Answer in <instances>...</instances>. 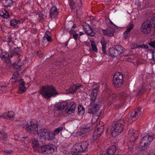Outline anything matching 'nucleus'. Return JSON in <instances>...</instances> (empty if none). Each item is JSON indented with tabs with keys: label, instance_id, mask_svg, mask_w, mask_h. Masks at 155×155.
I'll return each mask as SVG.
<instances>
[{
	"label": "nucleus",
	"instance_id": "774afa93",
	"mask_svg": "<svg viewBox=\"0 0 155 155\" xmlns=\"http://www.w3.org/2000/svg\"><path fill=\"white\" fill-rule=\"evenodd\" d=\"M27 137H28L26 136V137H23V138H27Z\"/></svg>",
	"mask_w": 155,
	"mask_h": 155
},
{
	"label": "nucleus",
	"instance_id": "6e6d98bb",
	"mask_svg": "<svg viewBox=\"0 0 155 155\" xmlns=\"http://www.w3.org/2000/svg\"><path fill=\"white\" fill-rule=\"evenodd\" d=\"M78 34H75L73 35V38L75 40H76L78 39Z\"/></svg>",
	"mask_w": 155,
	"mask_h": 155
},
{
	"label": "nucleus",
	"instance_id": "bf43d9fd",
	"mask_svg": "<svg viewBox=\"0 0 155 155\" xmlns=\"http://www.w3.org/2000/svg\"><path fill=\"white\" fill-rule=\"evenodd\" d=\"M75 32V31L74 30L71 29L69 31V33L70 34H72Z\"/></svg>",
	"mask_w": 155,
	"mask_h": 155
},
{
	"label": "nucleus",
	"instance_id": "c85d7f7f",
	"mask_svg": "<svg viewBox=\"0 0 155 155\" xmlns=\"http://www.w3.org/2000/svg\"><path fill=\"white\" fill-rule=\"evenodd\" d=\"M20 49L19 48H14L12 50L10 53L11 58L15 54H19L20 53Z\"/></svg>",
	"mask_w": 155,
	"mask_h": 155
},
{
	"label": "nucleus",
	"instance_id": "a211bd4d",
	"mask_svg": "<svg viewBox=\"0 0 155 155\" xmlns=\"http://www.w3.org/2000/svg\"><path fill=\"white\" fill-rule=\"evenodd\" d=\"M18 83L19 86L18 92L19 94H21L26 91V88L25 87V82L23 79H21L18 81Z\"/></svg>",
	"mask_w": 155,
	"mask_h": 155
},
{
	"label": "nucleus",
	"instance_id": "7c9ffc66",
	"mask_svg": "<svg viewBox=\"0 0 155 155\" xmlns=\"http://www.w3.org/2000/svg\"><path fill=\"white\" fill-rule=\"evenodd\" d=\"M0 15L5 18H7L9 16L8 13L5 9L0 12Z\"/></svg>",
	"mask_w": 155,
	"mask_h": 155
},
{
	"label": "nucleus",
	"instance_id": "4468645a",
	"mask_svg": "<svg viewBox=\"0 0 155 155\" xmlns=\"http://www.w3.org/2000/svg\"><path fill=\"white\" fill-rule=\"evenodd\" d=\"M141 108L138 107L133 110L129 114V118L132 121H134L139 118L141 114Z\"/></svg>",
	"mask_w": 155,
	"mask_h": 155
},
{
	"label": "nucleus",
	"instance_id": "423d86ee",
	"mask_svg": "<svg viewBox=\"0 0 155 155\" xmlns=\"http://www.w3.org/2000/svg\"><path fill=\"white\" fill-rule=\"evenodd\" d=\"M123 75L120 73H116L114 75L113 83L114 86L116 87H121L123 85Z\"/></svg>",
	"mask_w": 155,
	"mask_h": 155
},
{
	"label": "nucleus",
	"instance_id": "393cba45",
	"mask_svg": "<svg viewBox=\"0 0 155 155\" xmlns=\"http://www.w3.org/2000/svg\"><path fill=\"white\" fill-rule=\"evenodd\" d=\"M23 61L20 59H18L15 63L12 65L15 69H17L20 68L23 65Z\"/></svg>",
	"mask_w": 155,
	"mask_h": 155
},
{
	"label": "nucleus",
	"instance_id": "a19ab883",
	"mask_svg": "<svg viewBox=\"0 0 155 155\" xmlns=\"http://www.w3.org/2000/svg\"><path fill=\"white\" fill-rule=\"evenodd\" d=\"M19 75V74L18 72H15L13 74L12 77L10 80V81L12 82V80L13 79H16L18 78V75Z\"/></svg>",
	"mask_w": 155,
	"mask_h": 155
},
{
	"label": "nucleus",
	"instance_id": "603ef678",
	"mask_svg": "<svg viewBox=\"0 0 155 155\" xmlns=\"http://www.w3.org/2000/svg\"><path fill=\"white\" fill-rule=\"evenodd\" d=\"M106 47H102V50L103 51L102 53L104 54H107V52L106 51Z\"/></svg>",
	"mask_w": 155,
	"mask_h": 155
},
{
	"label": "nucleus",
	"instance_id": "a878e982",
	"mask_svg": "<svg viewBox=\"0 0 155 155\" xmlns=\"http://www.w3.org/2000/svg\"><path fill=\"white\" fill-rule=\"evenodd\" d=\"M21 24V21L19 20L13 19L10 21V25L12 27L16 28L18 27V25Z\"/></svg>",
	"mask_w": 155,
	"mask_h": 155
},
{
	"label": "nucleus",
	"instance_id": "1a4fd4ad",
	"mask_svg": "<svg viewBox=\"0 0 155 155\" xmlns=\"http://www.w3.org/2000/svg\"><path fill=\"white\" fill-rule=\"evenodd\" d=\"M101 102V101L98 102H90L88 106V113L90 114H96L99 110Z\"/></svg>",
	"mask_w": 155,
	"mask_h": 155
},
{
	"label": "nucleus",
	"instance_id": "c9c22d12",
	"mask_svg": "<svg viewBox=\"0 0 155 155\" xmlns=\"http://www.w3.org/2000/svg\"><path fill=\"white\" fill-rule=\"evenodd\" d=\"M2 137L4 140H6L7 139V136L6 132L2 131L0 132V136Z\"/></svg>",
	"mask_w": 155,
	"mask_h": 155
},
{
	"label": "nucleus",
	"instance_id": "4c0bfd02",
	"mask_svg": "<svg viewBox=\"0 0 155 155\" xmlns=\"http://www.w3.org/2000/svg\"><path fill=\"white\" fill-rule=\"evenodd\" d=\"M101 135L100 134H99L96 131H94L93 136L92 138L94 140H96L101 136Z\"/></svg>",
	"mask_w": 155,
	"mask_h": 155
},
{
	"label": "nucleus",
	"instance_id": "58836bf2",
	"mask_svg": "<svg viewBox=\"0 0 155 155\" xmlns=\"http://www.w3.org/2000/svg\"><path fill=\"white\" fill-rule=\"evenodd\" d=\"M149 21L152 25V27L155 28V17H153L151 18Z\"/></svg>",
	"mask_w": 155,
	"mask_h": 155
},
{
	"label": "nucleus",
	"instance_id": "0eeeda50",
	"mask_svg": "<svg viewBox=\"0 0 155 155\" xmlns=\"http://www.w3.org/2000/svg\"><path fill=\"white\" fill-rule=\"evenodd\" d=\"M57 149L53 145H45L39 148L40 152L42 154H48L56 151Z\"/></svg>",
	"mask_w": 155,
	"mask_h": 155
},
{
	"label": "nucleus",
	"instance_id": "ddd939ff",
	"mask_svg": "<svg viewBox=\"0 0 155 155\" xmlns=\"http://www.w3.org/2000/svg\"><path fill=\"white\" fill-rule=\"evenodd\" d=\"M152 28L149 21H145L141 24L140 30L143 33L147 34L151 32Z\"/></svg>",
	"mask_w": 155,
	"mask_h": 155
},
{
	"label": "nucleus",
	"instance_id": "4d7b16f0",
	"mask_svg": "<svg viewBox=\"0 0 155 155\" xmlns=\"http://www.w3.org/2000/svg\"><path fill=\"white\" fill-rule=\"evenodd\" d=\"M5 152L7 154H9L12 152V150H5Z\"/></svg>",
	"mask_w": 155,
	"mask_h": 155
},
{
	"label": "nucleus",
	"instance_id": "49530a36",
	"mask_svg": "<svg viewBox=\"0 0 155 155\" xmlns=\"http://www.w3.org/2000/svg\"><path fill=\"white\" fill-rule=\"evenodd\" d=\"M8 113L6 112L4 113L3 115L0 116V117L3 118H7L8 117Z\"/></svg>",
	"mask_w": 155,
	"mask_h": 155
},
{
	"label": "nucleus",
	"instance_id": "f704fd0d",
	"mask_svg": "<svg viewBox=\"0 0 155 155\" xmlns=\"http://www.w3.org/2000/svg\"><path fill=\"white\" fill-rule=\"evenodd\" d=\"M8 118L10 119L11 120H13L15 118V115L13 112L12 111H8Z\"/></svg>",
	"mask_w": 155,
	"mask_h": 155
},
{
	"label": "nucleus",
	"instance_id": "b1692460",
	"mask_svg": "<svg viewBox=\"0 0 155 155\" xmlns=\"http://www.w3.org/2000/svg\"><path fill=\"white\" fill-rule=\"evenodd\" d=\"M82 85L80 84L74 85L71 86L69 89V92L70 94H74L76 92L77 90L81 87Z\"/></svg>",
	"mask_w": 155,
	"mask_h": 155
},
{
	"label": "nucleus",
	"instance_id": "052dcab7",
	"mask_svg": "<svg viewBox=\"0 0 155 155\" xmlns=\"http://www.w3.org/2000/svg\"><path fill=\"white\" fill-rule=\"evenodd\" d=\"M39 17L40 18L39 20H42L43 19V16L41 15H39Z\"/></svg>",
	"mask_w": 155,
	"mask_h": 155
},
{
	"label": "nucleus",
	"instance_id": "e2e57ef3",
	"mask_svg": "<svg viewBox=\"0 0 155 155\" xmlns=\"http://www.w3.org/2000/svg\"><path fill=\"white\" fill-rule=\"evenodd\" d=\"M11 38H8L7 39V41H8V42H10L11 41H11Z\"/></svg>",
	"mask_w": 155,
	"mask_h": 155
},
{
	"label": "nucleus",
	"instance_id": "72a5a7b5",
	"mask_svg": "<svg viewBox=\"0 0 155 155\" xmlns=\"http://www.w3.org/2000/svg\"><path fill=\"white\" fill-rule=\"evenodd\" d=\"M104 129V126L102 124H101L100 127H98L97 129L95 130V131H96V132L98 133L99 134L101 135Z\"/></svg>",
	"mask_w": 155,
	"mask_h": 155
},
{
	"label": "nucleus",
	"instance_id": "f257e3e1",
	"mask_svg": "<svg viewBox=\"0 0 155 155\" xmlns=\"http://www.w3.org/2000/svg\"><path fill=\"white\" fill-rule=\"evenodd\" d=\"M124 121L122 119L113 121L110 130L113 137H115L121 134L124 129Z\"/></svg>",
	"mask_w": 155,
	"mask_h": 155
},
{
	"label": "nucleus",
	"instance_id": "c03bdc74",
	"mask_svg": "<svg viewBox=\"0 0 155 155\" xmlns=\"http://www.w3.org/2000/svg\"><path fill=\"white\" fill-rule=\"evenodd\" d=\"M145 5L146 7H149L150 6V4L151 3V2L150 0H146L145 2Z\"/></svg>",
	"mask_w": 155,
	"mask_h": 155
},
{
	"label": "nucleus",
	"instance_id": "79ce46f5",
	"mask_svg": "<svg viewBox=\"0 0 155 155\" xmlns=\"http://www.w3.org/2000/svg\"><path fill=\"white\" fill-rule=\"evenodd\" d=\"M63 130V127H60L55 130L54 132L55 134H58L60 131H62Z\"/></svg>",
	"mask_w": 155,
	"mask_h": 155
},
{
	"label": "nucleus",
	"instance_id": "09e8293b",
	"mask_svg": "<svg viewBox=\"0 0 155 155\" xmlns=\"http://www.w3.org/2000/svg\"><path fill=\"white\" fill-rule=\"evenodd\" d=\"M129 33V32H126V31H125L123 34L124 37L125 39H126L128 36V34Z\"/></svg>",
	"mask_w": 155,
	"mask_h": 155
},
{
	"label": "nucleus",
	"instance_id": "20e7f679",
	"mask_svg": "<svg viewBox=\"0 0 155 155\" xmlns=\"http://www.w3.org/2000/svg\"><path fill=\"white\" fill-rule=\"evenodd\" d=\"M130 92L129 91H125L119 94H110L109 100L110 102L114 100L122 101H124L126 100L129 97Z\"/></svg>",
	"mask_w": 155,
	"mask_h": 155
},
{
	"label": "nucleus",
	"instance_id": "de8ad7c7",
	"mask_svg": "<svg viewBox=\"0 0 155 155\" xmlns=\"http://www.w3.org/2000/svg\"><path fill=\"white\" fill-rule=\"evenodd\" d=\"M148 45L151 47H152L153 48H155V41H151L149 43Z\"/></svg>",
	"mask_w": 155,
	"mask_h": 155
},
{
	"label": "nucleus",
	"instance_id": "9b49d317",
	"mask_svg": "<svg viewBox=\"0 0 155 155\" xmlns=\"http://www.w3.org/2000/svg\"><path fill=\"white\" fill-rule=\"evenodd\" d=\"M139 133L138 131L131 128L129 130L127 137V140L130 142H134L138 138Z\"/></svg>",
	"mask_w": 155,
	"mask_h": 155
},
{
	"label": "nucleus",
	"instance_id": "864d4df0",
	"mask_svg": "<svg viewBox=\"0 0 155 155\" xmlns=\"http://www.w3.org/2000/svg\"><path fill=\"white\" fill-rule=\"evenodd\" d=\"M155 151L153 150H152L149 152L148 155H155Z\"/></svg>",
	"mask_w": 155,
	"mask_h": 155
},
{
	"label": "nucleus",
	"instance_id": "5fc2aeb1",
	"mask_svg": "<svg viewBox=\"0 0 155 155\" xmlns=\"http://www.w3.org/2000/svg\"><path fill=\"white\" fill-rule=\"evenodd\" d=\"M152 59L153 60H154L155 59V50H153V51H152Z\"/></svg>",
	"mask_w": 155,
	"mask_h": 155
},
{
	"label": "nucleus",
	"instance_id": "37998d69",
	"mask_svg": "<svg viewBox=\"0 0 155 155\" xmlns=\"http://www.w3.org/2000/svg\"><path fill=\"white\" fill-rule=\"evenodd\" d=\"M134 25L133 24H131L129 25L128 27L126 30V32H129L133 28Z\"/></svg>",
	"mask_w": 155,
	"mask_h": 155
},
{
	"label": "nucleus",
	"instance_id": "13d9d810",
	"mask_svg": "<svg viewBox=\"0 0 155 155\" xmlns=\"http://www.w3.org/2000/svg\"><path fill=\"white\" fill-rule=\"evenodd\" d=\"M37 55H38L40 57H41L42 56V54L41 53L40 51H38L37 52Z\"/></svg>",
	"mask_w": 155,
	"mask_h": 155
},
{
	"label": "nucleus",
	"instance_id": "3c124183",
	"mask_svg": "<svg viewBox=\"0 0 155 155\" xmlns=\"http://www.w3.org/2000/svg\"><path fill=\"white\" fill-rule=\"evenodd\" d=\"M140 47L141 48H144L145 49H147L148 47L147 45L143 44L140 45Z\"/></svg>",
	"mask_w": 155,
	"mask_h": 155
},
{
	"label": "nucleus",
	"instance_id": "680f3d73",
	"mask_svg": "<svg viewBox=\"0 0 155 155\" xmlns=\"http://www.w3.org/2000/svg\"><path fill=\"white\" fill-rule=\"evenodd\" d=\"M68 41H69V40L68 41H66L64 43H63L62 44L63 45H64H64H65V47H66L68 44Z\"/></svg>",
	"mask_w": 155,
	"mask_h": 155
},
{
	"label": "nucleus",
	"instance_id": "aec40b11",
	"mask_svg": "<svg viewBox=\"0 0 155 155\" xmlns=\"http://www.w3.org/2000/svg\"><path fill=\"white\" fill-rule=\"evenodd\" d=\"M58 14V10L56 6L52 7L50 10V17L52 19L57 16Z\"/></svg>",
	"mask_w": 155,
	"mask_h": 155
},
{
	"label": "nucleus",
	"instance_id": "e433bc0d",
	"mask_svg": "<svg viewBox=\"0 0 155 155\" xmlns=\"http://www.w3.org/2000/svg\"><path fill=\"white\" fill-rule=\"evenodd\" d=\"M32 144L33 147H37L39 145L38 140L35 139L33 140Z\"/></svg>",
	"mask_w": 155,
	"mask_h": 155
},
{
	"label": "nucleus",
	"instance_id": "dca6fc26",
	"mask_svg": "<svg viewBox=\"0 0 155 155\" xmlns=\"http://www.w3.org/2000/svg\"><path fill=\"white\" fill-rule=\"evenodd\" d=\"M83 26L84 29V31L86 34L91 36H94L95 33L93 28H91L90 26L87 23H85L84 24Z\"/></svg>",
	"mask_w": 155,
	"mask_h": 155
},
{
	"label": "nucleus",
	"instance_id": "f8f14e48",
	"mask_svg": "<svg viewBox=\"0 0 155 155\" xmlns=\"http://www.w3.org/2000/svg\"><path fill=\"white\" fill-rule=\"evenodd\" d=\"M75 3L73 0H71L70 2V6L72 10H76L77 13H80L79 12H81L82 2L81 0H76Z\"/></svg>",
	"mask_w": 155,
	"mask_h": 155
},
{
	"label": "nucleus",
	"instance_id": "6e6552de",
	"mask_svg": "<svg viewBox=\"0 0 155 155\" xmlns=\"http://www.w3.org/2000/svg\"><path fill=\"white\" fill-rule=\"evenodd\" d=\"M123 51V47L121 45H116L109 49V55L112 57H117L121 54Z\"/></svg>",
	"mask_w": 155,
	"mask_h": 155
},
{
	"label": "nucleus",
	"instance_id": "a18cd8bd",
	"mask_svg": "<svg viewBox=\"0 0 155 155\" xmlns=\"http://www.w3.org/2000/svg\"><path fill=\"white\" fill-rule=\"evenodd\" d=\"M101 43L102 45V47H106L107 44V41L104 39H102L101 41Z\"/></svg>",
	"mask_w": 155,
	"mask_h": 155
},
{
	"label": "nucleus",
	"instance_id": "c756f323",
	"mask_svg": "<svg viewBox=\"0 0 155 155\" xmlns=\"http://www.w3.org/2000/svg\"><path fill=\"white\" fill-rule=\"evenodd\" d=\"M92 129L91 127H88L84 126L81 128V132L85 134L90 132Z\"/></svg>",
	"mask_w": 155,
	"mask_h": 155
},
{
	"label": "nucleus",
	"instance_id": "4be33fe9",
	"mask_svg": "<svg viewBox=\"0 0 155 155\" xmlns=\"http://www.w3.org/2000/svg\"><path fill=\"white\" fill-rule=\"evenodd\" d=\"M102 33L108 36H112L114 35V33L115 32V30L113 28H108L106 30H102Z\"/></svg>",
	"mask_w": 155,
	"mask_h": 155
},
{
	"label": "nucleus",
	"instance_id": "39448f33",
	"mask_svg": "<svg viewBox=\"0 0 155 155\" xmlns=\"http://www.w3.org/2000/svg\"><path fill=\"white\" fill-rule=\"evenodd\" d=\"M89 145V143L86 140L82 141L81 143L76 144L71 149L74 153L83 152L86 151Z\"/></svg>",
	"mask_w": 155,
	"mask_h": 155
},
{
	"label": "nucleus",
	"instance_id": "7ed1b4c3",
	"mask_svg": "<svg viewBox=\"0 0 155 155\" xmlns=\"http://www.w3.org/2000/svg\"><path fill=\"white\" fill-rule=\"evenodd\" d=\"M23 128H25L26 130L30 134H35L38 130V122L35 120L28 122L26 125H21Z\"/></svg>",
	"mask_w": 155,
	"mask_h": 155
},
{
	"label": "nucleus",
	"instance_id": "f03ea898",
	"mask_svg": "<svg viewBox=\"0 0 155 155\" xmlns=\"http://www.w3.org/2000/svg\"><path fill=\"white\" fill-rule=\"evenodd\" d=\"M40 93L43 97L48 99L58 94L55 88L51 85L43 86L41 88Z\"/></svg>",
	"mask_w": 155,
	"mask_h": 155
},
{
	"label": "nucleus",
	"instance_id": "338daca9",
	"mask_svg": "<svg viewBox=\"0 0 155 155\" xmlns=\"http://www.w3.org/2000/svg\"><path fill=\"white\" fill-rule=\"evenodd\" d=\"M101 155H109L107 154V153L106 154H101Z\"/></svg>",
	"mask_w": 155,
	"mask_h": 155
},
{
	"label": "nucleus",
	"instance_id": "cd10ccee",
	"mask_svg": "<svg viewBox=\"0 0 155 155\" xmlns=\"http://www.w3.org/2000/svg\"><path fill=\"white\" fill-rule=\"evenodd\" d=\"M50 35V32L48 31H46L45 34V35L43 38V42H45L46 40L48 42H51L52 40Z\"/></svg>",
	"mask_w": 155,
	"mask_h": 155
},
{
	"label": "nucleus",
	"instance_id": "9d476101",
	"mask_svg": "<svg viewBox=\"0 0 155 155\" xmlns=\"http://www.w3.org/2000/svg\"><path fill=\"white\" fill-rule=\"evenodd\" d=\"M154 135L152 133H148L143 137L140 143V146L141 147L147 146L153 139Z\"/></svg>",
	"mask_w": 155,
	"mask_h": 155
},
{
	"label": "nucleus",
	"instance_id": "473e14b6",
	"mask_svg": "<svg viewBox=\"0 0 155 155\" xmlns=\"http://www.w3.org/2000/svg\"><path fill=\"white\" fill-rule=\"evenodd\" d=\"M55 134L54 133H53L49 131L48 137L46 138L50 140H52L55 138Z\"/></svg>",
	"mask_w": 155,
	"mask_h": 155
},
{
	"label": "nucleus",
	"instance_id": "8fccbe9b",
	"mask_svg": "<svg viewBox=\"0 0 155 155\" xmlns=\"http://www.w3.org/2000/svg\"><path fill=\"white\" fill-rule=\"evenodd\" d=\"M84 133L81 132V130L80 131H78L77 132V135L78 136H82L83 134H84Z\"/></svg>",
	"mask_w": 155,
	"mask_h": 155
},
{
	"label": "nucleus",
	"instance_id": "6ab92c4d",
	"mask_svg": "<svg viewBox=\"0 0 155 155\" xmlns=\"http://www.w3.org/2000/svg\"><path fill=\"white\" fill-rule=\"evenodd\" d=\"M67 103L66 101L58 102L54 105L55 109L57 110H61L63 109L67 106Z\"/></svg>",
	"mask_w": 155,
	"mask_h": 155
},
{
	"label": "nucleus",
	"instance_id": "69168bd1",
	"mask_svg": "<svg viewBox=\"0 0 155 155\" xmlns=\"http://www.w3.org/2000/svg\"><path fill=\"white\" fill-rule=\"evenodd\" d=\"M84 34L82 32H80L79 33V35L80 36H81V35H83Z\"/></svg>",
	"mask_w": 155,
	"mask_h": 155
},
{
	"label": "nucleus",
	"instance_id": "2eb2a0df",
	"mask_svg": "<svg viewBox=\"0 0 155 155\" xmlns=\"http://www.w3.org/2000/svg\"><path fill=\"white\" fill-rule=\"evenodd\" d=\"M10 57V54L7 52H3L0 55V58H1L2 61L6 64V65L9 67H11L12 66L11 61L9 58Z\"/></svg>",
	"mask_w": 155,
	"mask_h": 155
},
{
	"label": "nucleus",
	"instance_id": "412c9836",
	"mask_svg": "<svg viewBox=\"0 0 155 155\" xmlns=\"http://www.w3.org/2000/svg\"><path fill=\"white\" fill-rule=\"evenodd\" d=\"M49 131L48 129H42L38 131L37 134L39 137L46 138L48 137Z\"/></svg>",
	"mask_w": 155,
	"mask_h": 155
},
{
	"label": "nucleus",
	"instance_id": "bb28decb",
	"mask_svg": "<svg viewBox=\"0 0 155 155\" xmlns=\"http://www.w3.org/2000/svg\"><path fill=\"white\" fill-rule=\"evenodd\" d=\"M116 148L115 146L112 145L107 149V154L109 155H113L116 150Z\"/></svg>",
	"mask_w": 155,
	"mask_h": 155
},
{
	"label": "nucleus",
	"instance_id": "0e129e2a",
	"mask_svg": "<svg viewBox=\"0 0 155 155\" xmlns=\"http://www.w3.org/2000/svg\"><path fill=\"white\" fill-rule=\"evenodd\" d=\"M76 27V26L74 24L73 26L72 27L73 28H75Z\"/></svg>",
	"mask_w": 155,
	"mask_h": 155
},
{
	"label": "nucleus",
	"instance_id": "ea45409f",
	"mask_svg": "<svg viewBox=\"0 0 155 155\" xmlns=\"http://www.w3.org/2000/svg\"><path fill=\"white\" fill-rule=\"evenodd\" d=\"M94 41H92L91 42V46L92 49V50L94 52H96L97 51V48L95 45L94 44Z\"/></svg>",
	"mask_w": 155,
	"mask_h": 155
},
{
	"label": "nucleus",
	"instance_id": "2f4dec72",
	"mask_svg": "<svg viewBox=\"0 0 155 155\" xmlns=\"http://www.w3.org/2000/svg\"><path fill=\"white\" fill-rule=\"evenodd\" d=\"M78 113L80 115H82L84 113V108L81 105H79L78 106Z\"/></svg>",
	"mask_w": 155,
	"mask_h": 155
},
{
	"label": "nucleus",
	"instance_id": "f3484780",
	"mask_svg": "<svg viewBox=\"0 0 155 155\" xmlns=\"http://www.w3.org/2000/svg\"><path fill=\"white\" fill-rule=\"evenodd\" d=\"M99 88V87H97L96 88L93 89L90 95V102H98V101H100L96 99L97 95V90Z\"/></svg>",
	"mask_w": 155,
	"mask_h": 155
},
{
	"label": "nucleus",
	"instance_id": "5701e85b",
	"mask_svg": "<svg viewBox=\"0 0 155 155\" xmlns=\"http://www.w3.org/2000/svg\"><path fill=\"white\" fill-rule=\"evenodd\" d=\"M70 105L71 106L69 108H66L65 110V112L69 114L74 112L76 107L75 103L73 102H71L70 103Z\"/></svg>",
	"mask_w": 155,
	"mask_h": 155
}]
</instances>
